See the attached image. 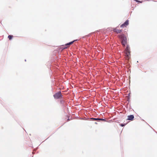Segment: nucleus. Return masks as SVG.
<instances>
[{
	"instance_id": "1",
	"label": "nucleus",
	"mask_w": 157,
	"mask_h": 157,
	"mask_svg": "<svg viewBox=\"0 0 157 157\" xmlns=\"http://www.w3.org/2000/svg\"><path fill=\"white\" fill-rule=\"evenodd\" d=\"M119 38L121 40V44L124 47H125L127 43V38L124 34L119 35Z\"/></svg>"
},
{
	"instance_id": "2",
	"label": "nucleus",
	"mask_w": 157,
	"mask_h": 157,
	"mask_svg": "<svg viewBox=\"0 0 157 157\" xmlns=\"http://www.w3.org/2000/svg\"><path fill=\"white\" fill-rule=\"evenodd\" d=\"M125 53L126 54L125 59L127 60H128L130 58V54L129 48L128 45L126 47V48L125 50Z\"/></svg>"
},
{
	"instance_id": "3",
	"label": "nucleus",
	"mask_w": 157,
	"mask_h": 157,
	"mask_svg": "<svg viewBox=\"0 0 157 157\" xmlns=\"http://www.w3.org/2000/svg\"><path fill=\"white\" fill-rule=\"evenodd\" d=\"M53 96L56 99H59L62 97L61 93L60 92L57 93L55 94Z\"/></svg>"
},
{
	"instance_id": "4",
	"label": "nucleus",
	"mask_w": 157,
	"mask_h": 157,
	"mask_svg": "<svg viewBox=\"0 0 157 157\" xmlns=\"http://www.w3.org/2000/svg\"><path fill=\"white\" fill-rule=\"evenodd\" d=\"M129 24V21L127 20L124 24L121 25H120L121 27H126Z\"/></svg>"
},
{
	"instance_id": "5",
	"label": "nucleus",
	"mask_w": 157,
	"mask_h": 157,
	"mask_svg": "<svg viewBox=\"0 0 157 157\" xmlns=\"http://www.w3.org/2000/svg\"><path fill=\"white\" fill-rule=\"evenodd\" d=\"M113 31L117 34L121 33L122 31L121 30L117 29V28L114 29Z\"/></svg>"
},
{
	"instance_id": "6",
	"label": "nucleus",
	"mask_w": 157,
	"mask_h": 157,
	"mask_svg": "<svg viewBox=\"0 0 157 157\" xmlns=\"http://www.w3.org/2000/svg\"><path fill=\"white\" fill-rule=\"evenodd\" d=\"M128 118L127 120L132 121L134 118V116L133 115H130L128 116Z\"/></svg>"
},
{
	"instance_id": "7",
	"label": "nucleus",
	"mask_w": 157,
	"mask_h": 157,
	"mask_svg": "<svg viewBox=\"0 0 157 157\" xmlns=\"http://www.w3.org/2000/svg\"><path fill=\"white\" fill-rule=\"evenodd\" d=\"M75 41V40H74L73 41H72V42H70L69 43H68L67 44H66L65 45L67 46V45H70L72 44Z\"/></svg>"
},
{
	"instance_id": "8",
	"label": "nucleus",
	"mask_w": 157,
	"mask_h": 157,
	"mask_svg": "<svg viewBox=\"0 0 157 157\" xmlns=\"http://www.w3.org/2000/svg\"><path fill=\"white\" fill-rule=\"evenodd\" d=\"M13 36L11 35H9L8 36V38L10 40H11L13 37Z\"/></svg>"
},
{
	"instance_id": "9",
	"label": "nucleus",
	"mask_w": 157,
	"mask_h": 157,
	"mask_svg": "<svg viewBox=\"0 0 157 157\" xmlns=\"http://www.w3.org/2000/svg\"><path fill=\"white\" fill-rule=\"evenodd\" d=\"M91 119L94 120H98V119H99V118H91Z\"/></svg>"
},
{
	"instance_id": "10",
	"label": "nucleus",
	"mask_w": 157,
	"mask_h": 157,
	"mask_svg": "<svg viewBox=\"0 0 157 157\" xmlns=\"http://www.w3.org/2000/svg\"><path fill=\"white\" fill-rule=\"evenodd\" d=\"M98 120H101L102 121H105V120L103 119L99 118Z\"/></svg>"
},
{
	"instance_id": "11",
	"label": "nucleus",
	"mask_w": 157,
	"mask_h": 157,
	"mask_svg": "<svg viewBox=\"0 0 157 157\" xmlns=\"http://www.w3.org/2000/svg\"><path fill=\"white\" fill-rule=\"evenodd\" d=\"M125 124H120V125L122 126V127H123L124 126Z\"/></svg>"
},
{
	"instance_id": "12",
	"label": "nucleus",
	"mask_w": 157,
	"mask_h": 157,
	"mask_svg": "<svg viewBox=\"0 0 157 157\" xmlns=\"http://www.w3.org/2000/svg\"><path fill=\"white\" fill-rule=\"evenodd\" d=\"M136 2H140V1L138 0H134Z\"/></svg>"
}]
</instances>
